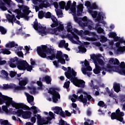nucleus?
Here are the masks:
<instances>
[{"label":"nucleus","instance_id":"1","mask_svg":"<svg viewBox=\"0 0 125 125\" xmlns=\"http://www.w3.org/2000/svg\"><path fill=\"white\" fill-rule=\"evenodd\" d=\"M37 51L38 55H39V56L42 58H46V53L51 54V56H49L46 58L47 59L52 60L53 59H55L56 58V55L54 50L51 48H48V47H47V46L46 45H43L42 47H37Z\"/></svg>","mask_w":125,"mask_h":125},{"label":"nucleus","instance_id":"2","mask_svg":"<svg viewBox=\"0 0 125 125\" xmlns=\"http://www.w3.org/2000/svg\"><path fill=\"white\" fill-rule=\"evenodd\" d=\"M84 95L81 94L80 96L78 97V99L80 101L82 102L84 105H86V104H88V105H89V102H87L88 101H92V102H94L95 100L92 97H91V95L88 94L86 92H84Z\"/></svg>","mask_w":125,"mask_h":125},{"label":"nucleus","instance_id":"3","mask_svg":"<svg viewBox=\"0 0 125 125\" xmlns=\"http://www.w3.org/2000/svg\"><path fill=\"white\" fill-rule=\"evenodd\" d=\"M19 84L20 86H16V85H15L16 90H24V89H26L25 85L28 83V78H24L22 79V78L19 79Z\"/></svg>","mask_w":125,"mask_h":125},{"label":"nucleus","instance_id":"4","mask_svg":"<svg viewBox=\"0 0 125 125\" xmlns=\"http://www.w3.org/2000/svg\"><path fill=\"white\" fill-rule=\"evenodd\" d=\"M70 82L77 87H84L85 82L83 80H79L78 78L74 77L70 80Z\"/></svg>","mask_w":125,"mask_h":125},{"label":"nucleus","instance_id":"5","mask_svg":"<svg viewBox=\"0 0 125 125\" xmlns=\"http://www.w3.org/2000/svg\"><path fill=\"white\" fill-rule=\"evenodd\" d=\"M33 23L34 24H32V26H33L34 29H35L36 31L40 30L39 32L40 33H41V34H45V30H46V27H43L42 24L40 23L39 24L38 20H37V19H35V21Z\"/></svg>","mask_w":125,"mask_h":125},{"label":"nucleus","instance_id":"6","mask_svg":"<svg viewBox=\"0 0 125 125\" xmlns=\"http://www.w3.org/2000/svg\"><path fill=\"white\" fill-rule=\"evenodd\" d=\"M101 54L96 55L95 54H94L90 55V58L94 61L95 65V64H99V65H101V66H102L103 65H104V62H103V60L99 58V57H101Z\"/></svg>","mask_w":125,"mask_h":125},{"label":"nucleus","instance_id":"7","mask_svg":"<svg viewBox=\"0 0 125 125\" xmlns=\"http://www.w3.org/2000/svg\"><path fill=\"white\" fill-rule=\"evenodd\" d=\"M72 1L69 0L68 1L66 6H65V10H68V9H70L72 13L73 14H76V6H77V2L74 1L73 3L72 4Z\"/></svg>","mask_w":125,"mask_h":125},{"label":"nucleus","instance_id":"8","mask_svg":"<svg viewBox=\"0 0 125 125\" xmlns=\"http://www.w3.org/2000/svg\"><path fill=\"white\" fill-rule=\"evenodd\" d=\"M67 69V72L64 73V75L67 79L71 80L74 78V77H77V72L75 71L74 69H71L70 67H68Z\"/></svg>","mask_w":125,"mask_h":125},{"label":"nucleus","instance_id":"9","mask_svg":"<svg viewBox=\"0 0 125 125\" xmlns=\"http://www.w3.org/2000/svg\"><path fill=\"white\" fill-rule=\"evenodd\" d=\"M27 63L28 62H26V61H22V60L19 59V61L17 64V67L19 70L25 71V70H26V67H27Z\"/></svg>","mask_w":125,"mask_h":125},{"label":"nucleus","instance_id":"10","mask_svg":"<svg viewBox=\"0 0 125 125\" xmlns=\"http://www.w3.org/2000/svg\"><path fill=\"white\" fill-rule=\"evenodd\" d=\"M13 99H12V98L8 97L4 103H5L6 105H7L8 107H9V106L11 105L13 108L17 109L19 103H15V102L13 101Z\"/></svg>","mask_w":125,"mask_h":125},{"label":"nucleus","instance_id":"11","mask_svg":"<svg viewBox=\"0 0 125 125\" xmlns=\"http://www.w3.org/2000/svg\"><path fill=\"white\" fill-rule=\"evenodd\" d=\"M7 19L9 23H11L12 24V26L14 25V22L16 23L18 25H21V23L19 21H16V17H15V15H10L8 14L7 16Z\"/></svg>","mask_w":125,"mask_h":125},{"label":"nucleus","instance_id":"12","mask_svg":"<svg viewBox=\"0 0 125 125\" xmlns=\"http://www.w3.org/2000/svg\"><path fill=\"white\" fill-rule=\"evenodd\" d=\"M67 31L68 33H71V34H72L73 38L75 39V40L77 41H79V40H80L79 36H78L77 34H75V33L73 32V26H72V23L68 22L67 23Z\"/></svg>","mask_w":125,"mask_h":125},{"label":"nucleus","instance_id":"13","mask_svg":"<svg viewBox=\"0 0 125 125\" xmlns=\"http://www.w3.org/2000/svg\"><path fill=\"white\" fill-rule=\"evenodd\" d=\"M37 125H44L48 124V122L44 118H42V116L40 114H37Z\"/></svg>","mask_w":125,"mask_h":125},{"label":"nucleus","instance_id":"14","mask_svg":"<svg viewBox=\"0 0 125 125\" xmlns=\"http://www.w3.org/2000/svg\"><path fill=\"white\" fill-rule=\"evenodd\" d=\"M18 6L21 10H22L23 13L25 15H29V14L31 12V10H29L30 8H29L28 6H25V5H18Z\"/></svg>","mask_w":125,"mask_h":125},{"label":"nucleus","instance_id":"15","mask_svg":"<svg viewBox=\"0 0 125 125\" xmlns=\"http://www.w3.org/2000/svg\"><path fill=\"white\" fill-rule=\"evenodd\" d=\"M51 20L53 22V23L51 25L52 28H55V27H58L59 23L58 22V20L56 19L54 16H52Z\"/></svg>","mask_w":125,"mask_h":125},{"label":"nucleus","instance_id":"16","mask_svg":"<svg viewBox=\"0 0 125 125\" xmlns=\"http://www.w3.org/2000/svg\"><path fill=\"white\" fill-rule=\"evenodd\" d=\"M1 88L2 89H13V88L16 90V87H15V84H3V86H1Z\"/></svg>","mask_w":125,"mask_h":125},{"label":"nucleus","instance_id":"17","mask_svg":"<svg viewBox=\"0 0 125 125\" xmlns=\"http://www.w3.org/2000/svg\"><path fill=\"white\" fill-rule=\"evenodd\" d=\"M95 69H93V73L95 75H98L100 74L101 71H103V68H102L98 63H96L95 64Z\"/></svg>","mask_w":125,"mask_h":125},{"label":"nucleus","instance_id":"18","mask_svg":"<svg viewBox=\"0 0 125 125\" xmlns=\"http://www.w3.org/2000/svg\"><path fill=\"white\" fill-rule=\"evenodd\" d=\"M22 109V110H24V111H26V110H28V111H30L31 110V108L30 107L28 106L27 105L23 104V103H19L18 104V108L17 109Z\"/></svg>","mask_w":125,"mask_h":125},{"label":"nucleus","instance_id":"19","mask_svg":"<svg viewBox=\"0 0 125 125\" xmlns=\"http://www.w3.org/2000/svg\"><path fill=\"white\" fill-rule=\"evenodd\" d=\"M26 95L27 97V102L29 103V104H31L32 106H34V105H35V103H31L32 102H34V96L30 95V94H29V93H26Z\"/></svg>","mask_w":125,"mask_h":125},{"label":"nucleus","instance_id":"20","mask_svg":"<svg viewBox=\"0 0 125 125\" xmlns=\"http://www.w3.org/2000/svg\"><path fill=\"white\" fill-rule=\"evenodd\" d=\"M83 11V4H80L77 6V16H81Z\"/></svg>","mask_w":125,"mask_h":125},{"label":"nucleus","instance_id":"21","mask_svg":"<svg viewBox=\"0 0 125 125\" xmlns=\"http://www.w3.org/2000/svg\"><path fill=\"white\" fill-rule=\"evenodd\" d=\"M8 98V96L3 95L0 92V105L5 103L6 100H7Z\"/></svg>","mask_w":125,"mask_h":125},{"label":"nucleus","instance_id":"22","mask_svg":"<svg viewBox=\"0 0 125 125\" xmlns=\"http://www.w3.org/2000/svg\"><path fill=\"white\" fill-rule=\"evenodd\" d=\"M58 99H60V94L59 92L55 93L54 95L52 96V100L54 103H57L58 102Z\"/></svg>","mask_w":125,"mask_h":125},{"label":"nucleus","instance_id":"23","mask_svg":"<svg viewBox=\"0 0 125 125\" xmlns=\"http://www.w3.org/2000/svg\"><path fill=\"white\" fill-rule=\"evenodd\" d=\"M115 69V67L111 66V64H109L107 65V68L103 67V71H105V72H113Z\"/></svg>","mask_w":125,"mask_h":125},{"label":"nucleus","instance_id":"24","mask_svg":"<svg viewBox=\"0 0 125 125\" xmlns=\"http://www.w3.org/2000/svg\"><path fill=\"white\" fill-rule=\"evenodd\" d=\"M32 117V112L31 111H24L22 118L23 119H30Z\"/></svg>","mask_w":125,"mask_h":125},{"label":"nucleus","instance_id":"25","mask_svg":"<svg viewBox=\"0 0 125 125\" xmlns=\"http://www.w3.org/2000/svg\"><path fill=\"white\" fill-rule=\"evenodd\" d=\"M52 110L54 111V113L55 114H57V115H59V113L61 111H62V107H60L59 106H55L52 108Z\"/></svg>","mask_w":125,"mask_h":125},{"label":"nucleus","instance_id":"26","mask_svg":"<svg viewBox=\"0 0 125 125\" xmlns=\"http://www.w3.org/2000/svg\"><path fill=\"white\" fill-rule=\"evenodd\" d=\"M17 46H18V44H15V42H9L6 45V47H8L9 48H12L13 47L17 48Z\"/></svg>","mask_w":125,"mask_h":125},{"label":"nucleus","instance_id":"27","mask_svg":"<svg viewBox=\"0 0 125 125\" xmlns=\"http://www.w3.org/2000/svg\"><path fill=\"white\" fill-rule=\"evenodd\" d=\"M64 55V54L62 53V51H58L57 52V54L56 55V59H58L59 60V59H61V58H63V56Z\"/></svg>","mask_w":125,"mask_h":125},{"label":"nucleus","instance_id":"28","mask_svg":"<svg viewBox=\"0 0 125 125\" xmlns=\"http://www.w3.org/2000/svg\"><path fill=\"white\" fill-rule=\"evenodd\" d=\"M79 53H85L86 51V48L84 47V45H81L78 47Z\"/></svg>","mask_w":125,"mask_h":125},{"label":"nucleus","instance_id":"29","mask_svg":"<svg viewBox=\"0 0 125 125\" xmlns=\"http://www.w3.org/2000/svg\"><path fill=\"white\" fill-rule=\"evenodd\" d=\"M87 71H92V68L90 65L86 66V68H83L82 69V73L83 75H86Z\"/></svg>","mask_w":125,"mask_h":125},{"label":"nucleus","instance_id":"30","mask_svg":"<svg viewBox=\"0 0 125 125\" xmlns=\"http://www.w3.org/2000/svg\"><path fill=\"white\" fill-rule=\"evenodd\" d=\"M113 88L115 92H120V90H121V86L120 83H116L114 84V85H113Z\"/></svg>","mask_w":125,"mask_h":125},{"label":"nucleus","instance_id":"31","mask_svg":"<svg viewBox=\"0 0 125 125\" xmlns=\"http://www.w3.org/2000/svg\"><path fill=\"white\" fill-rule=\"evenodd\" d=\"M28 89L30 90V94H36L37 93V88L35 86H28Z\"/></svg>","mask_w":125,"mask_h":125},{"label":"nucleus","instance_id":"32","mask_svg":"<svg viewBox=\"0 0 125 125\" xmlns=\"http://www.w3.org/2000/svg\"><path fill=\"white\" fill-rule=\"evenodd\" d=\"M88 12L92 15L93 18H96L97 17L98 13L97 11H93V10H89Z\"/></svg>","mask_w":125,"mask_h":125},{"label":"nucleus","instance_id":"33","mask_svg":"<svg viewBox=\"0 0 125 125\" xmlns=\"http://www.w3.org/2000/svg\"><path fill=\"white\" fill-rule=\"evenodd\" d=\"M1 51L0 52V54L1 53H2L3 54H6L7 55H8L11 54V52H10V51H9L8 49L6 48L1 49Z\"/></svg>","mask_w":125,"mask_h":125},{"label":"nucleus","instance_id":"34","mask_svg":"<svg viewBox=\"0 0 125 125\" xmlns=\"http://www.w3.org/2000/svg\"><path fill=\"white\" fill-rule=\"evenodd\" d=\"M98 106L99 107H102V108H104L106 109L107 108L106 104H105V103L102 101H100L98 103Z\"/></svg>","mask_w":125,"mask_h":125},{"label":"nucleus","instance_id":"35","mask_svg":"<svg viewBox=\"0 0 125 125\" xmlns=\"http://www.w3.org/2000/svg\"><path fill=\"white\" fill-rule=\"evenodd\" d=\"M93 9H98V6L95 3H93L92 4L91 6H90V8H88V10H93Z\"/></svg>","mask_w":125,"mask_h":125},{"label":"nucleus","instance_id":"36","mask_svg":"<svg viewBox=\"0 0 125 125\" xmlns=\"http://www.w3.org/2000/svg\"><path fill=\"white\" fill-rule=\"evenodd\" d=\"M43 80H44L45 82H46L47 84L51 83V78L48 76H46L44 78H43Z\"/></svg>","mask_w":125,"mask_h":125},{"label":"nucleus","instance_id":"37","mask_svg":"<svg viewBox=\"0 0 125 125\" xmlns=\"http://www.w3.org/2000/svg\"><path fill=\"white\" fill-rule=\"evenodd\" d=\"M5 3L2 1H0V9H1L3 11H5L7 8L5 7Z\"/></svg>","mask_w":125,"mask_h":125},{"label":"nucleus","instance_id":"38","mask_svg":"<svg viewBox=\"0 0 125 125\" xmlns=\"http://www.w3.org/2000/svg\"><path fill=\"white\" fill-rule=\"evenodd\" d=\"M15 113L16 114L17 116H18V117H21V116L23 117V114H24V111H23V110L22 109H18V110H17Z\"/></svg>","mask_w":125,"mask_h":125},{"label":"nucleus","instance_id":"39","mask_svg":"<svg viewBox=\"0 0 125 125\" xmlns=\"http://www.w3.org/2000/svg\"><path fill=\"white\" fill-rule=\"evenodd\" d=\"M55 89H56L55 88H51L48 91V92L51 95L53 96L55 94V93H57V91Z\"/></svg>","mask_w":125,"mask_h":125},{"label":"nucleus","instance_id":"40","mask_svg":"<svg viewBox=\"0 0 125 125\" xmlns=\"http://www.w3.org/2000/svg\"><path fill=\"white\" fill-rule=\"evenodd\" d=\"M60 8L61 9H64L66 6V3L64 1H62L59 3Z\"/></svg>","mask_w":125,"mask_h":125},{"label":"nucleus","instance_id":"41","mask_svg":"<svg viewBox=\"0 0 125 125\" xmlns=\"http://www.w3.org/2000/svg\"><path fill=\"white\" fill-rule=\"evenodd\" d=\"M0 32L2 35H5L7 33V30L3 26L0 25Z\"/></svg>","mask_w":125,"mask_h":125},{"label":"nucleus","instance_id":"42","mask_svg":"<svg viewBox=\"0 0 125 125\" xmlns=\"http://www.w3.org/2000/svg\"><path fill=\"white\" fill-rule=\"evenodd\" d=\"M45 12L43 11H41L39 12L38 17L39 19H42L44 17Z\"/></svg>","mask_w":125,"mask_h":125},{"label":"nucleus","instance_id":"43","mask_svg":"<svg viewBox=\"0 0 125 125\" xmlns=\"http://www.w3.org/2000/svg\"><path fill=\"white\" fill-rule=\"evenodd\" d=\"M10 60V62H11L12 63H14L16 62L17 64L18 63V62H19V58H18L17 57H15L14 58H11Z\"/></svg>","mask_w":125,"mask_h":125},{"label":"nucleus","instance_id":"44","mask_svg":"<svg viewBox=\"0 0 125 125\" xmlns=\"http://www.w3.org/2000/svg\"><path fill=\"white\" fill-rule=\"evenodd\" d=\"M67 81L68 80L66 79V80L65 81L66 82L64 83L63 85V87H64V88H66V89H68V88L70 87V83H71L70 81Z\"/></svg>","mask_w":125,"mask_h":125},{"label":"nucleus","instance_id":"45","mask_svg":"<svg viewBox=\"0 0 125 125\" xmlns=\"http://www.w3.org/2000/svg\"><path fill=\"white\" fill-rule=\"evenodd\" d=\"M50 32L51 34H52L53 35H56V36H58V35H59V34L57 28L51 29L50 30Z\"/></svg>","mask_w":125,"mask_h":125},{"label":"nucleus","instance_id":"46","mask_svg":"<svg viewBox=\"0 0 125 125\" xmlns=\"http://www.w3.org/2000/svg\"><path fill=\"white\" fill-rule=\"evenodd\" d=\"M84 35L85 36H86L88 35V36H95V33L94 32H90L88 30H85L84 31Z\"/></svg>","mask_w":125,"mask_h":125},{"label":"nucleus","instance_id":"47","mask_svg":"<svg viewBox=\"0 0 125 125\" xmlns=\"http://www.w3.org/2000/svg\"><path fill=\"white\" fill-rule=\"evenodd\" d=\"M82 21H83V22H87V23H89L90 24H92V21L90 20H88L86 16L83 18Z\"/></svg>","mask_w":125,"mask_h":125},{"label":"nucleus","instance_id":"48","mask_svg":"<svg viewBox=\"0 0 125 125\" xmlns=\"http://www.w3.org/2000/svg\"><path fill=\"white\" fill-rule=\"evenodd\" d=\"M56 28L58 33H59V32H62V31L64 30V25L63 24H60V25Z\"/></svg>","mask_w":125,"mask_h":125},{"label":"nucleus","instance_id":"49","mask_svg":"<svg viewBox=\"0 0 125 125\" xmlns=\"http://www.w3.org/2000/svg\"><path fill=\"white\" fill-rule=\"evenodd\" d=\"M52 17V16H51V13L50 12H47V13H45V15H44V18L46 19H48Z\"/></svg>","mask_w":125,"mask_h":125},{"label":"nucleus","instance_id":"50","mask_svg":"<svg viewBox=\"0 0 125 125\" xmlns=\"http://www.w3.org/2000/svg\"><path fill=\"white\" fill-rule=\"evenodd\" d=\"M67 38L69 39L70 41H71L73 43H77V42L73 39V36H72V35L67 34Z\"/></svg>","mask_w":125,"mask_h":125},{"label":"nucleus","instance_id":"51","mask_svg":"<svg viewBox=\"0 0 125 125\" xmlns=\"http://www.w3.org/2000/svg\"><path fill=\"white\" fill-rule=\"evenodd\" d=\"M117 51L118 52H120V53H124V52L125 51V46L117 48Z\"/></svg>","mask_w":125,"mask_h":125},{"label":"nucleus","instance_id":"52","mask_svg":"<svg viewBox=\"0 0 125 125\" xmlns=\"http://www.w3.org/2000/svg\"><path fill=\"white\" fill-rule=\"evenodd\" d=\"M31 109L33 110V114L34 117H38L37 116V113H38V110H37V107L33 106L31 107Z\"/></svg>","mask_w":125,"mask_h":125},{"label":"nucleus","instance_id":"53","mask_svg":"<svg viewBox=\"0 0 125 125\" xmlns=\"http://www.w3.org/2000/svg\"><path fill=\"white\" fill-rule=\"evenodd\" d=\"M25 70H27V72H31L33 70V66L29 65V63H27Z\"/></svg>","mask_w":125,"mask_h":125},{"label":"nucleus","instance_id":"54","mask_svg":"<svg viewBox=\"0 0 125 125\" xmlns=\"http://www.w3.org/2000/svg\"><path fill=\"white\" fill-rule=\"evenodd\" d=\"M123 117H124V116H117L116 120L121 122V123L122 122L123 124H125V121H123L124 118Z\"/></svg>","mask_w":125,"mask_h":125},{"label":"nucleus","instance_id":"55","mask_svg":"<svg viewBox=\"0 0 125 125\" xmlns=\"http://www.w3.org/2000/svg\"><path fill=\"white\" fill-rule=\"evenodd\" d=\"M116 113L117 116H125V113L124 112H121V110L119 109L116 110Z\"/></svg>","mask_w":125,"mask_h":125},{"label":"nucleus","instance_id":"56","mask_svg":"<svg viewBox=\"0 0 125 125\" xmlns=\"http://www.w3.org/2000/svg\"><path fill=\"white\" fill-rule=\"evenodd\" d=\"M59 125H70V124L67 123V122L64 121L62 119H61V120H60Z\"/></svg>","mask_w":125,"mask_h":125},{"label":"nucleus","instance_id":"57","mask_svg":"<svg viewBox=\"0 0 125 125\" xmlns=\"http://www.w3.org/2000/svg\"><path fill=\"white\" fill-rule=\"evenodd\" d=\"M8 106L7 105H2V110L4 111L5 112V113H8Z\"/></svg>","mask_w":125,"mask_h":125},{"label":"nucleus","instance_id":"58","mask_svg":"<svg viewBox=\"0 0 125 125\" xmlns=\"http://www.w3.org/2000/svg\"><path fill=\"white\" fill-rule=\"evenodd\" d=\"M51 4L52 5H54L55 8H56V9H58V7H59V5L58 4V2H51Z\"/></svg>","mask_w":125,"mask_h":125},{"label":"nucleus","instance_id":"59","mask_svg":"<svg viewBox=\"0 0 125 125\" xmlns=\"http://www.w3.org/2000/svg\"><path fill=\"white\" fill-rule=\"evenodd\" d=\"M58 62L61 63V64H66V61L64 60V58H62L58 60Z\"/></svg>","mask_w":125,"mask_h":125},{"label":"nucleus","instance_id":"60","mask_svg":"<svg viewBox=\"0 0 125 125\" xmlns=\"http://www.w3.org/2000/svg\"><path fill=\"white\" fill-rule=\"evenodd\" d=\"M17 74V72L13 71H11L10 72V77H11V78H14V77H15V76H16Z\"/></svg>","mask_w":125,"mask_h":125},{"label":"nucleus","instance_id":"61","mask_svg":"<svg viewBox=\"0 0 125 125\" xmlns=\"http://www.w3.org/2000/svg\"><path fill=\"white\" fill-rule=\"evenodd\" d=\"M109 38H115V37H117V33L116 32H110L109 33Z\"/></svg>","mask_w":125,"mask_h":125},{"label":"nucleus","instance_id":"62","mask_svg":"<svg viewBox=\"0 0 125 125\" xmlns=\"http://www.w3.org/2000/svg\"><path fill=\"white\" fill-rule=\"evenodd\" d=\"M1 73L2 75H3V76H5V78H8V73L7 72H6V71L2 70L1 71Z\"/></svg>","mask_w":125,"mask_h":125},{"label":"nucleus","instance_id":"63","mask_svg":"<svg viewBox=\"0 0 125 125\" xmlns=\"http://www.w3.org/2000/svg\"><path fill=\"white\" fill-rule=\"evenodd\" d=\"M111 120H116L117 119V114L115 112H113L111 115Z\"/></svg>","mask_w":125,"mask_h":125},{"label":"nucleus","instance_id":"64","mask_svg":"<svg viewBox=\"0 0 125 125\" xmlns=\"http://www.w3.org/2000/svg\"><path fill=\"white\" fill-rule=\"evenodd\" d=\"M119 74L120 75H122L123 76H125V68H122L119 71Z\"/></svg>","mask_w":125,"mask_h":125}]
</instances>
